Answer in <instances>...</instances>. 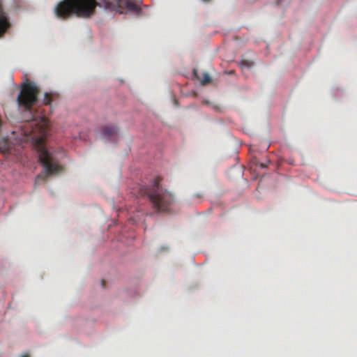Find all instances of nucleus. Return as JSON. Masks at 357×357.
Masks as SVG:
<instances>
[{
  "label": "nucleus",
  "instance_id": "0eeeda50",
  "mask_svg": "<svg viewBox=\"0 0 357 357\" xmlns=\"http://www.w3.org/2000/svg\"><path fill=\"white\" fill-rule=\"evenodd\" d=\"M242 64L243 66H247V67H250L251 66V63H250L249 61H242Z\"/></svg>",
  "mask_w": 357,
  "mask_h": 357
},
{
  "label": "nucleus",
  "instance_id": "6e6552de",
  "mask_svg": "<svg viewBox=\"0 0 357 357\" xmlns=\"http://www.w3.org/2000/svg\"><path fill=\"white\" fill-rule=\"evenodd\" d=\"M20 357H30V356H29V354L25 353V354H22Z\"/></svg>",
  "mask_w": 357,
  "mask_h": 357
},
{
  "label": "nucleus",
  "instance_id": "423d86ee",
  "mask_svg": "<svg viewBox=\"0 0 357 357\" xmlns=\"http://www.w3.org/2000/svg\"><path fill=\"white\" fill-rule=\"evenodd\" d=\"M211 81V77L208 74L204 73L203 75L202 79H201V82L203 85H205L208 83H209Z\"/></svg>",
  "mask_w": 357,
  "mask_h": 357
},
{
  "label": "nucleus",
  "instance_id": "39448f33",
  "mask_svg": "<svg viewBox=\"0 0 357 357\" xmlns=\"http://www.w3.org/2000/svg\"><path fill=\"white\" fill-rule=\"evenodd\" d=\"M51 102H52V94L45 93V96H44V99H43V104L47 105H50Z\"/></svg>",
  "mask_w": 357,
  "mask_h": 357
},
{
  "label": "nucleus",
  "instance_id": "20e7f679",
  "mask_svg": "<svg viewBox=\"0 0 357 357\" xmlns=\"http://www.w3.org/2000/svg\"><path fill=\"white\" fill-rule=\"evenodd\" d=\"M119 129L114 125H107L102 128V135L104 138L112 141L115 139L118 135Z\"/></svg>",
  "mask_w": 357,
  "mask_h": 357
},
{
  "label": "nucleus",
  "instance_id": "7ed1b4c3",
  "mask_svg": "<svg viewBox=\"0 0 357 357\" xmlns=\"http://www.w3.org/2000/svg\"><path fill=\"white\" fill-rule=\"evenodd\" d=\"M160 177H155L151 185L142 188V194L147 195L154 208L158 211H168L174 202V197L160 186Z\"/></svg>",
  "mask_w": 357,
  "mask_h": 357
},
{
  "label": "nucleus",
  "instance_id": "f03ea898",
  "mask_svg": "<svg viewBox=\"0 0 357 357\" xmlns=\"http://www.w3.org/2000/svg\"><path fill=\"white\" fill-rule=\"evenodd\" d=\"M97 6L119 13L140 11L139 6L131 0H63L56 4L54 13L61 20H67L74 15L89 18L95 14Z\"/></svg>",
  "mask_w": 357,
  "mask_h": 357
},
{
  "label": "nucleus",
  "instance_id": "f257e3e1",
  "mask_svg": "<svg viewBox=\"0 0 357 357\" xmlns=\"http://www.w3.org/2000/svg\"><path fill=\"white\" fill-rule=\"evenodd\" d=\"M40 89L33 82H26L22 85L17 101L20 107L24 108L30 115L29 126L30 133L36 137L39 144V160L43 166V172L36 179H46L47 177L58 174L63 169L55 155L47 151L43 146L44 139L49 128V120L45 116H35L32 114V107L38 102Z\"/></svg>",
  "mask_w": 357,
  "mask_h": 357
},
{
  "label": "nucleus",
  "instance_id": "1a4fd4ad",
  "mask_svg": "<svg viewBox=\"0 0 357 357\" xmlns=\"http://www.w3.org/2000/svg\"><path fill=\"white\" fill-rule=\"evenodd\" d=\"M101 284H102V287H105V281L104 280H102Z\"/></svg>",
  "mask_w": 357,
  "mask_h": 357
},
{
  "label": "nucleus",
  "instance_id": "9d476101",
  "mask_svg": "<svg viewBox=\"0 0 357 357\" xmlns=\"http://www.w3.org/2000/svg\"><path fill=\"white\" fill-rule=\"evenodd\" d=\"M261 167H263V168H264V167H266V165H264V164H263V163H261Z\"/></svg>",
  "mask_w": 357,
  "mask_h": 357
}]
</instances>
